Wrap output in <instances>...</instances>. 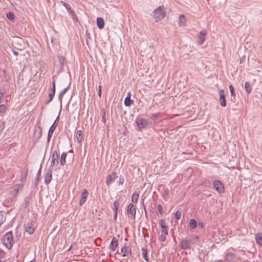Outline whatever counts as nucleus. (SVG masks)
I'll return each instance as SVG.
<instances>
[{
  "label": "nucleus",
  "instance_id": "9d476101",
  "mask_svg": "<svg viewBox=\"0 0 262 262\" xmlns=\"http://www.w3.org/2000/svg\"><path fill=\"white\" fill-rule=\"evenodd\" d=\"M52 179V168H49L47 170L45 176V183L48 184L50 183Z\"/></svg>",
  "mask_w": 262,
  "mask_h": 262
},
{
  "label": "nucleus",
  "instance_id": "37998d69",
  "mask_svg": "<svg viewBox=\"0 0 262 262\" xmlns=\"http://www.w3.org/2000/svg\"><path fill=\"white\" fill-rule=\"evenodd\" d=\"M6 111V106L5 104L0 105V112L5 113Z\"/></svg>",
  "mask_w": 262,
  "mask_h": 262
},
{
  "label": "nucleus",
  "instance_id": "20e7f679",
  "mask_svg": "<svg viewBox=\"0 0 262 262\" xmlns=\"http://www.w3.org/2000/svg\"><path fill=\"white\" fill-rule=\"evenodd\" d=\"M135 123L137 129L138 130L145 128L148 124L147 119L142 118H137Z\"/></svg>",
  "mask_w": 262,
  "mask_h": 262
},
{
  "label": "nucleus",
  "instance_id": "052dcab7",
  "mask_svg": "<svg viewBox=\"0 0 262 262\" xmlns=\"http://www.w3.org/2000/svg\"><path fill=\"white\" fill-rule=\"evenodd\" d=\"M0 262H1V260H0Z\"/></svg>",
  "mask_w": 262,
  "mask_h": 262
},
{
  "label": "nucleus",
  "instance_id": "2eb2a0df",
  "mask_svg": "<svg viewBox=\"0 0 262 262\" xmlns=\"http://www.w3.org/2000/svg\"><path fill=\"white\" fill-rule=\"evenodd\" d=\"M186 239L190 245L195 244L199 239L198 235L192 234L187 236Z\"/></svg>",
  "mask_w": 262,
  "mask_h": 262
},
{
  "label": "nucleus",
  "instance_id": "49530a36",
  "mask_svg": "<svg viewBox=\"0 0 262 262\" xmlns=\"http://www.w3.org/2000/svg\"><path fill=\"white\" fill-rule=\"evenodd\" d=\"M6 93V90L5 89H0V95L3 97Z\"/></svg>",
  "mask_w": 262,
  "mask_h": 262
},
{
  "label": "nucleus",
  "instance_id": "5701e85b",
  "mask_svg": "<svg viewBox=\"0 0 262 262\" xmlns=\"http://www.w3.org/2000/svg\"><path fill=\"white\" fill-rule=\"evenodd\" d=\"M97 27L99 29H102L104 28V22L102 17H97L96 19Z\"/></svg>",
  "mask_w": 262,
  "mask_h": 262
},
{
  "label": "nucleus",
  "instance_id": "f03ea898",
  "mask_svg": "<svg viewBox=\"0 0 262 262\" xmlns=\"http://www.w3.org/2000/svg\"><path fill=\"white\" fill-rule=\"evenodd\" d=\"M4 245L9 249H11L14 244V239L12 231L7 232L3 238Z\"/></svg>",
  "mask_w": 262,
  "mask_h": 262
},
{
  "label": "nucleus",
  "instance_id": "72a5a7b5",
  "mask_svg": "<svg viewBox=\"0 0 262 262\" xmlns=\"http://www.w3.org/2000/svg\"><path fill=\"white\" fill-rule=\"evenodd\" d=\"M139 198V194L138 193L136 192H134L132 196V201L133 203H137Z\"/></svg>",
  "mask_w": 262,
  "mask_h": 262
},
{
  "label": "nucleus",
  "instance_id": "39448f33",
  "mask_svg": "<svg viewBox=\"0 0 262 262\" xmlns=\"http://www.w3.org/2000/svg\"><path fill=\"white\" fill-rule=\"evenodd\" d=\"M59 163V155L57 150H54L51 156V161L50 168H52L54 166H57Z\"/></svg>",
  "mask_w": 262,
  "mask_h": 262
},
{
  "label": "nucleus",
  "instance_id": "a19ab883",
  "mask_svg": "<svg viewBox=\"0 0 262 262\" xmlns=\"http://www.w3.org/2000/svg\"><path fill=\"white\" fill-rule=\"evenodd\" d=\"M175 218L178 220L181 219V212L180 211H177L175 213Z\"/></svg>",
  "mask_w": 262,
  "mask_h": 262
},
{
  "label": "nucleus",
  "instance_id": "423d86ee",
  "mask_svg": "<svg viewBox=\"0 0 262 262\" xmlns=\"http://www.w3.org/2000/svg\"><path fill=\"white\" fill-rule=\"evenodd\" d=\"M59 116L56 118V120H55L53 124L52 125V126L50 127L48 133V137H47V142H49L51 137L53 134V132H54V130L55 129L56 126H57V122H58L59 121Z\"/></svg>",
  "mask_w": 262,
  "mask_h": 262
},
{
  "label": "nucleus",
  "instance_id": "ea45409f",
  "mask_svg": "<svg viewBox=\"0 0 262 262\" xmlns=\"http://www.w3.org/2000/svg\"><path fill=\"white\" fill-rule=\"evenodd\" d=\"M30 198L29 197H26L25 199V207H27L30 203Z\"/></svg>",
  "mask_w": 262,
  "mask_h": 262
},
{
  "label": "nucleus",
  "instance_id": "3c124183",
  "mask_svg": "<svg viewBox=\"0 0 262 262\" xmlns=\"http://www.w3.org/2000/svg\"><path fill=\"white\" fill-rule=\"evenodd\" d=\"M245 56H244L241 59H239V63H242L245 61Z\"/></svg>",
  "mask_w": 262,
  "mask_h": 262
},
{
  "label": "nucleus",
  "instance_id": "f704fd0d",
  "mask_svg": "<svg viewBox=\"0 0 262 262\" xmlns=\"http://www.w3.org/2000/svg\"><path fill=\"white\" fill-rule=\"evenodd\" d=\"M119 206V202L118 200L114 201L113 203V210L114 211H118V207Z\"/></svg>",
  "mask_w": 262,
  "mask_h": 262
},
{
  "label": "nucleus",
  "instance_id": "aec40b11",
  "mask_svg": "<svg viewBox=\"0 0 262 262\" xmlns=\"http://www.w3.org/2000/svg\"><path fill=\"white\" fill-rule=\"evenodd\" d=\"M130 96L131 94L129 92L124 99V105L126 106H130L134 103V101L131 99Z\"/></svg>",
  "mask_w": 262,
  "mask_h": 262
},
{
  "label": "nucleus",
  "instance_id": "5fc2aeb1",
  "mask_svg": "<svg viewBox=\"0 0 262 262\" xmlns=\"http://www.w3.org/2000/svg\"><path fill=\"white\" fill-rule=\"evenodd\" d=\"M117 212H118V211H114V219H115V220H116V219H117Z\"/></svg>",
  "mask_w": 262,
  "mask_h": 262
},
{
  "label": "nucleus",
  "instance_id": "58836bf2",
  "mask_svg": "<svg viewBox=\"0 0 262 262\" xmlns=\"http://www.w3.org/2000/svg\"><path fill=\"white\" fill-rule=\"evenodd\" d=\"M5 218L2 212V211H0V226L1 225L5 222Z\"/></svg>",
  "mask_w": 262,
  "mask_h": 262
},
{
  "label": "nucleus",
  "instance_id": "4468645a",
  "mask_svg": "<svg viewBox=\"0 0 262 262\" xmlns=\"http://www.w3.org/2000/svg\"><path fill=\"white\" fill-rule=\"evenodd\" d=\"M88 196V191L86 189H84L81 194V198L79 202V204L80 206L82 205L86 202Z\"/></svg>",
  "mask_w": 262,
  "mask_h": 262
},
{
  "label": "nucleus",
  "instance_id": "bb28decb",
  "mask_svg": "<svg viewBox=\"0 0 262 262\" xmlns=\"http://www.w3.org/2000/svg\"><path fill=\"white\" fill-rule=\"evenodd\" d=\"M256 242L257 244L262 246V233H258L255 236Z\"/></svg>",
  "mask_w": 262,
  "mask_h": 262
},
{
  "label": "nucleus",
  "instance_id": "bf43d9fd",
  "mask_svg": "<svg viewBox=\"0 0 262 262\" xmlns=\"http://www.w3.org/2000/svg\"><path fill=\"white\" fill-rule=\"evenodd\" d=\"M2 252H0V255H1ZM1 257V256H0V258Z\"/></svg>",
  "mask_w": 262,
  "mask_h": 262
},
{
  "label": "nucleus",
  "instance_id": "473e14b6",
  "mask_svg": "<svg viewBox=\"0 0 262 262\" xmlns=\"http://www.w3.org/2000/svg\"><path fill=\"white\" fill-rule=\"evenodd\" d=\"M245 88L246 92L248 94H249L251 92V91L252 90V88H251V84H250L249 82L247 81L245 82Z\"/></svg>",
  "mask_w": 262,
  "mask_h": 262
},
{
  "label": "nucleus",
  "instance_id": "8fccbe9b",
  "mask_svg": "<svg viewBox=\"0 0 262 262\" xmlns=\"http://www.w3.org/2000/svg\"><path fill=\"white\" fill-rule=\"evenodd\" d=\"M158 117V114H152L151 115V119L153 120H156Z\"/></svg>",
  "mask_w": 262,
  "mask_h": 262
},
{
  "label": "nucleus",
  "instance_id": "4be33fe9",
  "mask_svg": "<svg viewBox=\"0 0 262 262\" xmlns=\"http://www.w3.org/2000/svg\"><path fill=\"white\" fill-rule=\"evenodd\" d=\"M236 258V255L234 253L230 252H228L225 256V259L226 260L231 261L234 260Z\"/></svg>",
  "mask_w": 262,
  "mask_h": 262
},
{
  "label": "nucleus",
  "instance_id": "f8f14e48",
  "mask_svg": "<svg viewBox=\"0 0 262 262\" xmlns=\"http://www.w3.org/2000/svg\"><path fill=\"white\" fill-rule=\"evenodd\" d=\"M117 178V176L116 172H113L112 174H109L106 179V183L107 186H110V184L113 183Z\"/></svg>",
  "mask_w": 262,
  "mask_h": 262
},
{
  "label": "nucleus",
  "instance_id": "13d9d810",
  "mask_svg": "<svg viewBox=\"0 0 262 262\" xmlns=\"http://www.w3.org/2000/svg\"><path fill=\"white\" fill-rule=\"evenodd\" d=\"M41 169V168H40V169H39V170H38V173L40 172Z\"/></svg>",
  "mask_w": 262,
  "mask_h": 262
},
{
  "label": "nucleus",
  "instance_id": "864d4df0",
  "mask_svg": "<svg viewBox=\"0 0 262 262\" xmlns=\"http://www.w3.org/2000/svg\"><path fill=\"white\" fill-rule=\"evenodd\" d=\"M198 226L200 228H203L204 227V224L202 222H200L198 224Z\"/></svg>",
  "mask_w": 262,
  "mask_h": 262
},
{
  "label": "nucleus",
  "instance_id": "dca6fc26",
  "mask_svg": "<svg viewBox=\"0 0 262 262\" xmlns=\"http://www.w3.org/2000/svg\"><path fill=\"white\" fill-rule=\"evenodd\" d=\"M121 253L123 257L127 256L129 255H131L132 252L125 245L122 247L121 250Z\"/></svg>",
  "mask_w": 262,
  "mask_h": 262
},
{
  "label": "nucleus",
  "instance_id": "9b49d317",
  "mask_svg": "<svg viewBox=\"0 0 262 262\" xmlns=\"http://www.w3.org/2000/svg\"><path fill=\"white\" fill-rule=\"evenodd\" d=\"M220 94V104L221 106L225 107L226 106V100L224 90H221L219 91Z\"/></svg>",
  "mask_w": 262,
  "mask_h": 262
},
{
  "label": "nucleus",
  "instance_id": "a18cd8bd",
  "mask_svg": "<svg viewBox=\"0 0 262 262\" xmlns=\"http://www.w3.org/2000/svg\"><path fill=\"white\" fill-rule=\"evenodd\" d=\"M158 211H159V213L160 214H163V208H162V206L161 205V204H159L158 205Z\"/></svg>",
  "mask_w": 262,
  "mask_h": 262
},
{
  "label": "nucleus",
  "instance_id": "c85d7f7f",
  "mask_svg": "<svg viewBox=\"0 0 262 262\" xmlns=\"http://www.w3.org/2000/svg\"><path fill=\"white\" fill-rule=\"evenodd\" d=\"M198 225L195 219H191L189 221V226L191 229H194Z\"/></svg>",
  "mask_w": 262,
  "mask_h": 262
},
{
  "label": "nucleus",
  "instance_id": "c9c22d12",
  "mask_svg": "<svg viewBox=\"0 0 262 262\" xmlns=\"http://www.w3.org/2000/svg\"><path fill=\"white\" fill-rule=\"evenodd\" d=\"M60 3L66 7V8L68 10L69 12L72 10L70 5L68 3H67L63 1H61Z\"/></svg>",
  "mask_w": 262,
  "mask_h": 262
},
{
  "label": "nucleus",
  "instance_id": "0eeeda50",
  "mask_svg": "<svg viewBox=\"0 0 262 262\" xmlns=\"http://www.w3.org/2000/svg\"><path fill=\"white\" fill-rule=\"evenodd\" d=\"M55 93V81L53 80L52 82V88L50 90V93L48 96V100L46 101V104H48L53 100Z\"/></svg>",
  "mask_w": 262,
  "mask_h": 262
},
{
  "label": "nucleus",
  "instance_id": "c756f323",
  "mask_svg": "<svg viewBox=\"0 0 262 262\" xmlns=\"http://www.w3.org/2000/svg\"><path fill=\"white\" fill-rule=\"evenodd\" d=\"M142 254L143 255V258L146 261H148V258L147 257V250L145 248H143L141 249Z\"/></svg>",
  "mask_w": 262,
  "mask_h": 262
},
{
  "label": "nucleus",
  "instance_id": "412c9836",
  "mask_svg": "<svg viewBox=\"0 0 262 262\" xmlns=\"http://www.w3.org/2000/svg\"><path fill=\"white\" fill-rule=\"evenodd\" d=\"M180 246L182 249H190L191 247L190 244H189L186 238L182 240L180 244Z\"/></svg>",
  "mask_w": 262,
  "mask_h": 262
},
{
  "label": "nucleus",
  "instance_id": "2f4dec72",
  "mask_svg": "<svg viewBox=\"0 0 262 262\" xmlns=\"http://www.w3.org/2000/svg\"><path fill=\"white\" fill-rule=\"evenodd\" d=\"M229 88L230 89V91L231 95V100L234 101V100L235 99V93L234 92V88L231 84H230L229 86Z\"/></svg>",
  "mask_w": 262,
  "mask_h": 262
},
{
  "label": "nucleus",
  "instance_id": "a878e982",
  "mask_svg": "<svg viewBox=\"0 0 262 262\" xmlns=\"http://www.w3.org/2000/svg\"><path fill=\"white\" fill-rule=\"evenodd\" d=\"M186 19L184 15L179 16V24L180 26H185L186 25Z\"/></svg>",
  "mask_w": 262,
  "mask_h": 262
},
{
  "label": "nucleus",
  "instance_id": "7ed1b4c3",
  "mask_svg": "<svg viewBox=\"0 0 262 262\" xmlns=\"http://www.w3.org/2000/svg\"><path fill=\"white\" fill-rule=\"evenodd\" d=\"M65 60V57L59 55L57 57V58L54 61V70H55L57 73H59L61 71Z\"/></svg>",
  "mask_w": 262,
  "mask_h": 262
},
{
  "label": "nucleus",
  "instance_id": "f3484780",
  "mask_svg": "<svg viewBox=\"0 0 262 262\" xmlns=\"http://www.w3.org/2000/svg\"><path fill=\"white\" fill-rule=\"evenodd\" d=\"M207 34V32L205 30H202L199 33L198 35V37L199 38V40L198 42H199V45L203 43L205 40V36Z\"/></svg>",
  "mask_w": 262,
  "mask_h": 262
},
{
  "label": "nucleus",
  "instance_id": "7c9ffc66",
  "mask_svg": "<svg viewBox=\"0 0 262 262\" xmlns=\"http://www.w3.org/2000/svg\"><path fill=\"white\" fill-rule=\"evenodd\" d=\"M70 87V85H68L67 88L64 89L59 94V100H60V102H62V99L63 96L64 95V94L67 92V91L69 90Z\"/></svg>",
  "mask_w": 262,
  "mask_h": 262
},
{
  "label": "nucleus",
  "instance_id": "a211bd4d",
  "mask_svg": "<svg viewBox=\"0 0 262 262\" xmlns=\"http://www.w3.org/2000/svg\"><path fill=\"white\" fill-rule=\"evenodd\" d=\"M42 135V130L41 128H39L38 130L35 129L33 133V139L35 141H37Z\"/></svg>",
  "mask_w": 262,
  "mask_h": 262
},
{
  "label": "nucleus",
  "instance_id": "4d7b16f0",
  "mask_svg": "<svg viewBox=\"0 0 262 262\" xmlns=\"http://www.w3.org/2000/svg\"><path fill=\"white\" fill-rule=\"evenodd\" d=\"M2 102V97L0 95V103Z\"/></svg>",
  "mask_w": 262,
  "mask_h": 262
},
{
  "label": "nucleus",
  "instance_id": "6ab92c4d",
  "mask_svg": "<svg viewBox=\"0 0 262 262\" xmlns=\"http://www.w3.org/2000/svg\"><path fill=\"white\" fill-rule=\"evenodd\" d=\"M118 239H116L115 237H113L110 245V249L112 250L113 251H114L116 250V248L118 247Z\"/></svg>",
  "mask_w": 262,
  "mask_h": 262
},
{
  "label": "nucleus",
  "instance_id": "79ce46f5",
  "mask_svg": "<svg viewBox=\"0 0 262 262\" xmlns=\"http://www.w3.org/2000/svg\"><path fill=\"white\" fill-rule=\"evenodd\" d=\"M27 176V171L25 172L24 175H23V174L21 175L20 181L21 182L24 183L26 181Z\"/></svg>",
  "mask_w": 262,
  "mask_h": 262
},
{
  "label": "nucleus",
  "instance_id": "de8ad7c7",
  "mask_svg": "<svg viewBox=\"0 0 262 262\" xmlns=\"http://www.w3.org/2000/svg\"><path fill=\"white\" fill-rule=\"evenodd\" d=\"M159 239L160 241L164 242L166 240V236L164 234H162L160 235Z\"/></svg>",
  "mask_w": 262,
  "mask_h": 262
},
{
  "label": "nucleus",
  "instance_id": "09e8293b",
  "mask_svg": "<svg viewBox=\"0 0 262 262\" xmlns=\"http://www.w3.org/2000/svg\"><path fill=\"white\" fill-rule=\"evenodd\" d=\"M101 93H102V86L101 85H99L98 86V96L99 97H101Z\"/></svg>",
  "mask_w": 262,
  "mask_h": 262
},
{
  "label": "nucleus",
  "instance_id": "b1692460",
  "mask_svg": "<svg viewBox=\"0 0 262 262\" xmlns=\"http://www.w3.org/2000/svg\"><path fill=\"white\" fill-rule=\"evenodd\" d=\"M67 154L68 152H63L61 154V158L60 159V163L61 165H64L66 164Z\"/></svg>",
  "mask_w": 262,
  "mask_h": 262
},
{
  "label": "nucleus",
  "instance_id": "c03bdc74",
  "mask_svg": "<svg viewBox=\"0 0 262 262\" xmlns=\"http://www.w3.org/2000/svg\"><path fill=\"white\" fill-rule=\"evenodd\" d=\"M124 177L123 176H120L119 177V181H118V184L119 185H122L124 182Z\"/></svg>",
  "mask_w": 262,
  "mask_h": 262
},
{
  "label": "nucleus",
  "instance_id": "393cba45",
  "mask_svg": "<svg viewBox=\"0 0 262 262\" xmlns=\"http://www.w3.org/2000/svg\"><path fill=\"white\" fill-rule=\"evenodd\" d=\"M26 231L30 234H32L34 231V228L33 225L28 224L26 227Z\"/></svg>",
  "mask_w": 262,
  "mask_h": 262
},
{
  "label": "nucleus",
  "instance_id": "f257e3e1",
  "mask_svg": "<svg viewBox=\"0 0 262 262\" xmlns=\"http://www.w3.org/2000/svg\"><path fill=\"white\" fill-rule=\"evenodd\" d=\"M165 7L163 6H159L154 10L152 17L156 22L161 20L165 16Z\"/></svg>",
  "mask_w": 262,
  "mask_h": 262
},
{
  "label": "nucleus",
  "instance_id": "ddd939ff",
  "mask_svg": "<svg viewBox=\"0 0 262 262\" xmlns=\"http://www.w3.org/2000/svg\"><path fill=\"white\" fill-rule=\"evenodd\" d=\"M159 226L162 229V232L165 234H168V226L166 225L165 221L163 219H160L159 221Z\"/></svg>",
  "mask_w": 262,
  "mask_h": 262
},
{
  "label": "nucleus",
  "instance_id": "1a4fd4ad",
  "mask_svg": "<svg viewBox=\"0 0 262 262\" xmlns=\"http://www.w3.org/2000/svg\"><path fill=\"white\" fill-rule=\"evenodd\" d=\"M126 212L128 214H130V216L133 219H135L136 209L134 207V205L132 203H129L127 206Z\"/></svg>",
  "mask_w": 262,
  "mask_h": 262
},
{
  "label": "nucleus",
  "instance_id": "603ef678",
  "mask_svg": "<svg viewBox=\"0 0 262 262\" xmlns=\"http://www.w3.org/2000/svg\"><path fill=\"white\" fill-rule=\"evenodd\" d=\"M102 120H103V122L104 123H105V112H103V114L102 115Z\"/></svg>",
  "mask_w": 262,
  "mask_h": 262
},
{
  "label": "nucleus",
  "instance_id": "6e6d98bb",
  "mask_svg": "<svg viewBox=\"0 0 262 262\" xmlns=\"http://www.w3.org/2000/svg\"><path fill=\"white\" fill-rule=\"evenodd\" d=\"M12 51H13V54H14L15 55H16V56H17V55H18V52H17V51H16L15 50H13H13H12Z\"/></svg>",
  "mask_w": 262,
  "mask_h": 262
},
{
  "label": "nucleus",
  "instance_id": "e433bc0d",
  "mask_svg": "<svg viewBox=\"0 0 262 262\" xmlns=\"http://www.w3.org/2000/svg\"><path fill=\"white\" fill-rule=\"evenodd\" d=\"M69 13H70L73 19L77 21L78 20V18L74 11L73 10H71L69 11Z\"/></svg>",
  "mask_w": 262,
  "mask_h": 262
},
{
  "label": "nucleus",
  "instance_id": "6e6552de",
  "mask_svg": "<svg viewBox=\"0 0 262 262\" xmlns=\"http://www.w3.org/2000/svg\"><path fill=\"white\" fill-rule=\"evenodd\" d=\"M213 187L218 191L219 193H222L224 192V187L223 184L218 180H215L213 182Z\"/></svg>",
  "mask_w": 262,
  "mask_h": 262
},
{
  "label": "nucleus",
  "instance_id": "4c0bfd02",
  "mask_svg": "<svg viewBox=\"0 0 262 262\" xmlns=\"http://www.w3.org/2000/svg\"><path fill=\"white\" fill-rule=\"evenodd\" d=\"M7 17L10 20H12L14 18V15L12 12H8L6 14Z\"/></svg>",
  "mask_w": 262,
  "mask_h": 262
},
{
  "label": "nucleus",
  "instance_id": "cd10ccee",
  "mask_svg": "<svg viewBox=\"0 0 262 262\" xmlns=\"http://www.w3.org/2000/svg\"><path fill=\"white\" fill-rule=\"evenodd\" d=\"M76 138L78 143L81 142L82 140V132L81 130H79L76 133Z\"/></svg>",
  "mask_w": 262,
  "mask_h": 262
}]
</instances>
